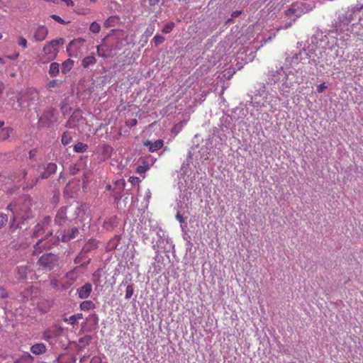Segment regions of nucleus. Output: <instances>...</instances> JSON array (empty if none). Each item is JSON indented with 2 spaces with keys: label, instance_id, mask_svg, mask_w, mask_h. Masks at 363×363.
Listing matches in <instances>:
<instances>
[{
  "label": "nucleus",
  "instance_id": "nucleus-1",
  "mask_svg": "<svg viewBox=\"0 0 363 363\" xmlns=\"http://www.w3.org/2000/svg\"><path fill=\"white\" fill-rule=\"evenodd\" d=\"M57 170V164L52 162L48 163L46 167L38 165L31 169V174L27 177V172H23L25 184L23 188L30 189L33 188L40 179H45L55 174Z\"/></svg>",
  "mask_w": 363,
  "mask_h": 363
},
{
  "label": "nucleus",
  "instance_id": "nucleus-2",
  "mask_svg": "<svg viewBox=\"0 0 363 363\" xmlns=\"http://www.w3.org/2000/svg\"><path fill=\"white\" fill-rule=\"evenodd\" d=\"M32 201L29 196L19 198L11 202L7 207L13 215V220H26L31 216Z\"/></svg>",
  "mask_w": 363,
  "mask_h": 363
},
{
  "label": "nucleus",
  "instance_id": "nucleus-3",
  "mask_svg": "<svg viewBox=\"0 0 363 363\" xmlns=\"http://www.w3.org/2000/svg\"><path fill=\"white\" fill-rule=\"evenodd\" d=\"M64 43L63 38H58L47 43L43 49V55L40 57V62L43 64L55 60L59 52V45Z\"/></svg>",
  "mask_w": 363,
  "mask_h": 363
},
{
  "label": "nucleus",
  "instance_id": "nucleus-4",
  "mask_svg": "<svg viewBox=\"0 0 363 363\" xmlns=\"http://www.w3.org/2000/svg\"><path fill=\"white\" fill-rule=\"evenodd\" d=\"M85 40L77 38L72 40L67 46V52L71 57H79L84 52Z\"/></svg>",
  "mask_w": 363,
  "mask_h": 363
},
{
  "label": "nucleus",
  "instance_id": "nucleus-5",
  "mask_svg": "<svg viewBox=\"0 0 363 363\" xmlns=\"http://www.w3.org/2000/svg\"><path fill=\"white\" fill-rule=\"evenodd\" d=\"M58 260L57 255L52 253H47L40 257L38 264L42 269L50 271L58 265Z\"/></svg>",
  "mask_w": 363,
  "mask_h": 363
},
{
  "label": "nucleus",
  "instance_id": "nucleus-6",
  "mask_svg": "<svg viewBox=\"0 0 363 363\" xmlns=\"http://www.w3.org/2000/svg\"><path fill=\"white\" fill-rule=\"evenodd\" d=\"M50 222H51L50 217H49V216L45 217L43 219V220L42 221V223H38L35 226V228L33 230L32 237L38 238L40 236H42L45 233H46V235H45L46 239L45 240H48V237L52 236V231H50L48 229Z\"/></svg>",
  "mask_w": 363,
  "mask_h": 363
},
{
  "label": "nucleus",
  "instance_id": "nucleus-7",
  "mask_svg": "<svg viewBox=\"0 0 363 363\" xmlns=\"http://www.w3.org/2000/svg\"><path fill=\"white\" fill-rule=\"evenodd\" d=\"M76 217L74 208L72 206L61 208L55 216V221L58 225H62L67 220H72Z\"/></svg>",
  "mask_w": 363,
  "mask_h": 363
},
{
  "label": "nucleus",
  "instance_id": "nucleus-8",
  "mask_svg": "<svg viewBox=\"0 0 363 363\" xmlns=\"http://www.w3.org/2000/svg\"><path fill=\"white\" fill-rule=\"evenodd\" d=\"M58 235L57 238L55 240H50V244L55 245L57 244L60 241L62 242H67L71 239L75 238L77 235L79 233V230L77 228H72L69 230L67 233L65 232H57Z\"/></svg>",
  "mask_w": 363,
  "mask_h": 363
},
{
  "label": "nucleus",
  "instance_id": "nucleus-9",
  "mask_svg": "<svg viewBox=\"0 0 363 363\" xmlns=\"http://www.w3.org/2000/svg\"><path fill=\"white\" fill-rule=\"evenodd\" d=\"M48 29L45 26H39L34 31L33 38L36 41H43L48 36Z\"/></svg>",
  "mask_w": 363,
  "mask_h": 363
},
{
  "label": "nucleus",
  "instance_id": "nucleus-10",
  "mask_svg": "<svg viewBox=\"0 0 363 363\" xmlns=\"http://www.w3.org/2000/svg\"><path fill=\"white\" fill-rule=\"evenodd\" d=\"M92 291V286L89 283H86L84 285L77 289L79 297L82 299L87 298Z\"/></svg>",
  "mask_w": 363,
  "mask_h": 363
},
{
  "label": "nucleus",
  "instance_id": "nucleus-11",
  "mask_svg": "<svg viewBox=\"0 0 363 363\" xmlns=\"http://www.w3.org/2000/svg\"><path fill=\"white\" fill-rule=\"evenodd\" d=\"M144 146L149 147V151L154 152L158 150H160L164 145V141L162 140H157L154 143L150 140H146L143 143Z\"/></svg>",
  "mask_w": 363,
  "mask_h": 363
},
{
  "label": "nucleus",
  "instance_id": "nucleus-12",
  "mask_svg": "<svg viewBox=\"0 0 363 363\" xmlns=\"http://www.w3.org/2000/svg\"><path fill=\"white\" fill-rule=\"evenodd\" d=\"M30 351L36 355L43 354L46 352V347L43 343H36L31 346Z\"/></svg>",
  "mask_w": 363,
  "mask_h": 363
},
{
  "label": "nucleus",
  "instance_id": "nucleus-13",
  "mask_svg": "<svg viewBox=\"0 0 363 363\" xmlns=\"http://www.w3.org/2000/svg\"><path fill=\"white\" fill-rule=\"evenodd\" d=\"M44 240L40 239L34 246L33 255H38L42 252V248L50 247V243L47 242L44 243Z\"/></svg>",
  "mask_w": 363,
  "mask_h": 363
},
{
  "label": "nucleus",
  "instance_id": "nucleus-14",
  "mask_svg": "<svg viewBox=\"0 0 363 363\" xmlns=\"http://www.w3.org/2000/svg\"><path fill=\"white\" fill-rule=\"evenodd\" d=\"M96 62V60L94 55L85 57L82 61V65L84 68H88L90 65H94Z\"/></svg>",
  "mask_w": 363,
  "mask_h": 363
},
{
  "label": "nucleus",
  "instance_id": "nucleus-15",
  "mask_svg": "<svg viewBox=\"0 0 363 363\" xmlns=\"http://www.w3.org/2000/svg\"><path fill=\"white\" fill-rule=\"evenodd\" d=\"M28 270L26 266H20L17 268V276L19 279H26Z\"/></svg>",
  "mask_w": 363,
  "mask_h": 363
},
{
  "label": "nucleus",
  "instance_id": "nucleus-16",
  "mask_svg": "<svg viewBox=\"0 0 363 363\" xmlns=\"http://www.w3.org/2000/svg\"><path fill=\"white\" fill-rule=\"evenodd\" d=\"M73 66L74 61L70 59H67L62 64V72L63 74H67L72 69Z\"/></svg>",
  "mask_w": 363,
  "mask_h": 363
},
{
  "label": "nucleus",
  "instance_id": "nucleus-17",
  "mask_svg": "<svg viewBox=\"0 0 363 363\" xmlns=\"http://www.w3.org/2000/svg\"><path fill=\"white\" fill-rule=\"evenodd\" d=\"M80 309L84 311H89L96 308L95 303L91 301H84L81 303Z\"/></svg>",
  "mask_w": 363,
  "mask_h": 363
},
{
  "label": "nucleus",
  "instance_id": "nucleus-18",
  "mask_svg": "<svg viewBox=\"0 0 363 363\" xmlns=\"http://www.w3.org/2000/svg\"><path fill=\"white\" fill-rule=\"evenodd\" d=\"M60 73V65L57 62H52L50 65L49 74L50 77H54Z\"/></svg>",
  "mask_w": 363,
  "mask_h": 363
},
{
  "label": "nucleus",
  "instance_id": "nucleus-19",
  "mask_svg": "<svg viewBox=\"0 0 363 363\" xmlns=\"http://www.w3.org/2000/svg\"><path fill=\"white\" fill-rule=\"evenodd\" d=\"M13 129L11 127H6L4 128H2L0 132V140H7L11 134L13 133Z\"/></svg>",
  "mask_w": 363,
  "mask_h": 363
},
{
  "label": "nucleus",
  "instance_id": "nucleus-20",
  "mask_svg": "<svg viewBox=\"0 0 363 363\" xmlns=\"http://www.w3.org/2000/svg\"><path fill=\"white\" fill-rule=\"evenodd\" d=\"M87 149H88V145L86 144L81 143V142H78L74 146V150L76 152H79V153H83V152H86L87 150Z\"/></svg>",
  "mask_w": 363,
  "mask_h": 363
},
{
  "label": "nucleus",
  "instance_id": "nucleus-21",
  "mask_svg": "<svg viewBox=\"0 0 363 363\" xmlns=\"http://www.w3.org/2000/svg\"><path fill=\"white\" fill-rule=\"evenodd\" d=\"M19 359L21 363H33L34 358L28 352H25L19 357Z\"/></svg>",
  "mask_w": 363,
  "mask_h": 363
},
{
  "label": "nucleus",
  "instance_id": "nucleus-22",
  "mask_svg": "<svg viewBox=\"0 0 363 363\" xmlns=\"http://www.w3.org/2000/svg\"><path fill=\"white\" fill-rule=\"evenodd\" d=\"M49 115L52 116V111L45 112L40 117V123L42 126H49L50 123H51L52 122V121L50 122H48V123L44 121L45 118H48Z\"/></svg>",
  "mask_w": 363,
  "mask_h": 363
},
{
  "label": "nucleus",
  "instance_id": "nucleus-23",
  "mask_svg": "<svg viewBox=\"0 0 363 363\" xmlns=\"http://www.w3.org/2000/svg\"><path fill=\"white\" fill-rule=\"evenodd\" d=\"M72 138L71 134L68 132H65L62 136L61 141L64 145H67L72 142Z\"/></svg>",
  "mask_w": 363,
  "mask_h": 363
},
{
  "label": "nucleus",
  "instance_id": "nucleus-24",
  "mask_svg": "<svg viewBox=\"0 0 363 363\" xmlns=\"http://www.w3.org/2000/svg\"><path fill=\"white\" fill-rule=\"evenodd\" d=\"M175 26V23L172 21L167 23L164 26L162 29V32L164 34L169 33Z\"/></svg>",
  "mask_w": 363,
  "mask_h": 363
},
{
  "label": "nucleus",
  "instance_id": "nucleus-25",
  "mask_svg": "<svg viewBox=\"0 0 363 363\" xmlns=\"http://www.w3.org/2000/svg\"><path fill=\"white\" fill-rule=\"evenodd\" d=\"M149 168H150L149 164L146 162H144L143 165H139L137 167L136 172L138 174H141L146 172L149 169Z\"/></svg>",
  "mask_w": 363,
  "mask_h": 363
},
{
  "label": "nucleus",
  "instance_id": "nucleus-26",
  "mask_svg": "<svg viewBox=\"0 0 363 363\" xmlns=\"http://www.w3.org/2000/svg\"><path fill=\"white\" fill-rule=\"evenodd\" d=\"M165 40V38L161 35H156L152 39V42L155 43V46H158L162 44Z\"/></svg>",
  "mask_w": 363,
  "mask_h": 363
},
{
  "label": "nucleus",
  "instance_id": "nucleus-27",
  "mask_svg": "<svg viewBox=\"0 0 363 363\" xmlns=\"http://www.w3.org/2000/svg\"><path fill=\"white\" fill-rule=\"evenodd\" d=\"M133 292H134V291H133V285L132 284L128 285L126 287V290H125V298L126 299H130L132 297Z\"/></svg>",
  "mask_w": 363,
  "mask_h": 363
},
{
  "label": "nucleus",
  "instance_id": "nucleus-28",
  "mask_svg": "<svg viewBox=\"0 0 363 363\" xmlns=\"http://www.w3.org/2000/svg\"><path fill=\"white\" fill-rule=\"evenodd\" d=\"M28 94L32 96L31 100H38L39 99V92L35 89L28 90Z\"/></svg>",
  "mask_w": 363,
  "mask_h": 363
},
{
  "label": "nucleus",
  "instance_id": "nucleus-29",
  "mask_svg": "<svg viewBox=\"0 0 363 363\" xmlns=\"http://www.w3.org/2000/svg\"><path fill=\"white\" fill-rule=\"evenodd\" d=\"M91 340V337L90 335H85L83 337H81L79 340V344H81L83 346H86L89 344V342Z\"/></svg>",
  "mask_w": 363,
  "mask_h": 363
},
{
  "label": "nucleus",
  "instance_id": "nucleus-30",
  "mask_svg": "<svg viewBox=\"0 0 363 363\" xmlns=\"http://www.w3.org/2000/svg\"><path fill=\"white\" fill-rule=\"evenodd\" d=\"M89 30L94 33H98L101 30V26L99 23L93 22L90 25Z\"/></svg>",
  "mask_w": 363,
  "mask_h": 363
},
{
  "label": "nucleus",
  "instance_id": "nucleus-31",
  "mask_svg": "<svg viewBox=\"0 0 363 363\" xmlns=\"http://www.w3.org/2000/svg\"><path fill=\"white\" fill-rule=\"evenodd\" d=\"M18 44L19 46H21L23 48H27V47H28L27 40L23 36H18Z\"/></svg>",
  "mask_w": 363,
  "mask_h": 363
},
{
  "label": "nucleus",
  "instance_id": "nucleus-32",
  "mask_svg": "<svg viewBox=\"0 0 363 363\" xmlns=\"http://www.w3.org/2000/svg\"><path fill=\"white\" fill-rule=\"evenodd\" d=\"M7 215L0 213V228H1L7 223Z\"/></svg>",
  "mask_w": 363,
  "mask_h": 363
},
{
  "label": "nucleus",
  "instance_id": "nucleus-33",
  "mask_svg": "<svg viewBox=\"0 0 363 363\" xmlns=\"http://www.w3.org/2000/svg\"><path fill=\"white\" fill-rule=\"evenodd\" d=\"M50 17L55 20V21H57V23H60V24H66V23H68V22H66L65 21H64L60 16H59L58 15H56V14H52L50 16Z\"/></svg>",
  "mask_w": 363,
  "mask_h": 363
},
{
  "label": "nucleus",
  "instance_id": "nucleus-34",
  "mask_svg": "<svg viewBox=\"0 0 363 363\" xmlns=\"http://www.w3.org/2000/svg\"><path fill=\"white\" fill-rule=\"evenodd\" d=\"M74 118H75V114L74 113L71 117L69 119V121H67V126L72 128H74V125H75V123H74Z\"/></svg>",
  "mask_w": 363,
  "mask_h": 363
},
{
  "label": "nucleus",
  "instance_id": "nucleus-35",
  "mask_svg": "<svg viewBox=\"0 0 363 363\" xmlns=\"http://www.w3.org/2000/svg\"><path fill=\"white\" fill-rule=\"evenodd\" d=\"M66 277L67 278L69 279L72 281V282H74L77 279V277L75 276L74 271H70L67 272Z\"/></svg>",
  "mask_w": 363,
  "mask_h": 363
},
{
  "label": "nucleus",
  "instance_id": "nucleus-36",
  "mask_svg": "<svg viewBox=\"0 0 363 363\" xmlns=\"http://www.w3.org/2000/svg\"><path fill=\"white\" fill-rule=\"evenodd\" d=\"M0 297L1 298H6L9 297L8 292L6 291V289L2 286L0 287Z\"/></svg>",
  "mask_w": 363,
  "mask_h": 363
},
{
  "label": "nucleus",
  "instance_id": "nucleus-37",
  "mask_svg": "<svg viewBox=\"0 0 363 363\" xmlns=\"http://www.w3.org/2000/svg\"><path fill=\"white\" fill-rule=\"evenodd\" d=\"M52 335L49 330H46L43 333L42 338L46 341H49L52 338Z\"/></svg>",
  "mask_w": 363,
  "mask_h": 363
},
{
  "label": "nucleus",
  "instance_id": "nucleus-38",
  "mask_svg": "<svg viewBox=\"0 0 363 363\" xmlns=\"http://www.w3.org/2000/svg\"><path fill=\"white\" fill-rule=\"evenodd\" d=\"M57 84H58L57 80L53 79V80L50 81L48 83L47 86L48 89H52V88L55 87Z\"/></svg>",
  "mask_w": 363,
  "mask_h": 363
},
{
  "label": "nucleus",
  "instance_id": "nucleus-39",
  "mask_svg": "<svg viewBox=\"0 0 363 363\" xmlns=\"http://www.w3.org/2000/svg\"><path fill=\"white\" fill-rule=\"evenodd\" d=\"M50 285L54 289H57L59 286V281L56 278L51 279Z\"/></svg>",
  "mask_w": 363,
  "mask_h": 363
},
{
  "label": "nucleus",
  "instance_id": "nucleus-40",
  "mask_svg": "<svg viewBox=\"0 0 363 363\" xmlns=\"http://www.w3.org/2000/svg\"><path fill=\"white\" fill-rule=\"evenodd\" d=\"M325 89H327V86H325V83H323L318 86L317 91L318 93H322Z\"/></svg>",
  "mask_w": 363,
  "mask_h": 363
},
{
  "label": "nucleus",
  "instance_id": "nucleus-41",
  "mask_svg": "<svg viewBox=\"0 0 363 363\" xmlns=\"http://www.w3.org/2000/svg\"><path fill=\"white\" fill-rule=\"evenodd\" d=\"M129 182L133 184V185H136L137 184H138L139 182V179L136 177H130L129 178Z\"/></svg>",
  "mask_w": 363,
  "mask_h": 363
},
{
  "label": "nucleus",
  "instance_id": "nucleus-42",
  "mask_svg": "<svg viewBox=\"0 0 363 363\" xmlns=\"http://www.w3.org/2000/svg\"><path fill=\"white\" fill-rule=\"evenodd\" d=\"M138 123V121L135 118L131 119L129 121L127 122V125L129 126H135Z\"/></svg>",
  "mask_w": 363,
  "mask_h": 363
},
{
  "label": "nucleus",
  "instance_id": "nucleus-43",
  "mask_svg": "<svg viewBox=\"0 0 363 363\" xmlns=\"http://www.w3.org/2000/svg\"><path fill=\"white\" fill-rule=\"evenodd\" d=\"M154 30H155L154 26L150 25V26L147 28L145 33L147 34H150L151 35V34L153 33Z\"/></svg>",
  "mask_w": 363,
  "mask_h": 363
},
{
  "label": "nucleus",
  "instance_id": "nucleus-44",
  "mask_svg": "<svg viewBox=\"0 0 363 363\" xmlns=\"http://www.w3.org/2000/svg\"><path fill=\"white\" fill-rule=\"evenodd\" d=\"M82 317H83V316H82V313H77V314H76V315H72V316L70 318V319H71V320H77V319H81V318H82Z\"/></svg>",
  "mask_w": 363,
  "mask_h": 363
},
{
  "label": "nucleus",
  "instance_id": "nucleus-45",
  "mask_svg": "<svg viewBox=\"0 0 363 363\" xmlns=\"http://www.w3.org/2000/svg\"><path fill=\"white\" fill-rule=\"evenodd\" d=\"M91 363H101L100 358L94 357L91 360Z\"/></svg>",
  "mask_w": 363,
  "mask_h": 363
},
{
  "label": "nucleus",
  "instance_id": "nucleus-46",
  "mask_svg": "<svg viewBox=\"0 0 363 363\" xmlns=\"http://www.w3.org/2000/svg\"><path fill=\"white\" fill-rule=\"evenodd\" d=\"M241 14V11H233V13H232V17L233 18H237Z\"/></svg>",
  "mask_w": 363,
  "mask_h": 363
},
{
  "label": "nucleus",
  "instance_id": "nucleus-47",
  "mask_svg": "<svg viewBox=\"0 0 363 363\" xmlns=\"http://www.w3.org/2000/svg\"><path fill=\"white\" fill-rule=\"evenodd\" d=\"M176 218L180 222V223H183L184 222V218L183 216L180 214V213H177L176 215Z\"/></svg>",
  "mask_w": 363,
  "mask_h": 363
},
{
  "label": "nucleus",
  "instance_id": "nucleus-48",
  "mask_svg": "<svg viewBox=\"0 0 363 363\" xmlns=\"http://www.w3.org/2000/svg\"><path fill=\"white\" fill-rule=\"evenodd\" d=\"M276 35L274 34L272 36H269L268 38L265 39L264 40V43H267L268 42H270L271 40H272L274 38H275Z\"/></svg>",
  "mask_w": 363,
  "mask_h": 363
},
{
  "label": "nucleus",
  "instance_id": "nucleus-49",
  "mask_svg": "<svg viewBox=\"0 0 363 363\" xmlns=\"http://www.w3.org/2000/svg\"><path fill=\"white\" fill-rule=\"evenodd\" d=\"M286 15L293 14L295 13V10L294 9H289L286 11Z\"/></svg>",
  "mask_w": 363,
  "mask_h": 363
},
{
  "label": "nucleus",
  "instance_id": "nucleus-50",
  "mask_svg": "<svg viewBox=\"0 0 363 363\" xmlns=\"http://www.w3.org/2000/svg\"><path fill=\"white\" fill-rule=\"evenodd\" d=\"M93 245L94 247H96V241H95V240H92L91 242H89V243H87V244L86 245L85 247H86H86H88V245Z\"/></svg>",
  "mask_w": 363,
  "mask_h": 363
},
{
  "label": "nucleus",
  "instance_id": "nucleus-51",
  "mask_svg": "<svg viewBox=\"0 0 363 363\" xmlns=\"http://www.w3.org/2000/svg\"><path fill=\"white\" fill-rule=\"evenodd\" d=\"M96 48H97L98 55H101V52H101V46H97ZM101 56L105 57L104 55H101Z\"/></svg>",
  "mask_w": 363,
  "mask_h": 363
},
{
  "label": "nucleus",
  "instance_id": "nucleus-52",
  "mask_svg": "<svg viewBox=\"0 0 363 363\" xmlns=\"http://www.w3.org/2000/svg\"><path fill=\"white\" fill-rule=\"evenodd\" d=\"M150 4L153 5V4H155V2H158L159 0H150Z\"/></svg>",
  "mask_w": 363,
  "mask_h": 363
},
{
  "label": "nucleus",
  "instance_id": "nucleus-53",
  "mask_svg": "<svg viewBox=\"0 0 363 363\" xmlns=\"http://www.w3.org/2000/svg\"><path fill=\"white\" fill-rule=\"evenodd\" d=\"M29 156H30V157H33L34 156V153H33V151H32V150H30V151L29 152Z\"/></svg>",
  "mask_w": 363,
  "mask_h": 363
},
{
  "label": "nucleus",
  "instance_id": "nucleus-54",
  "mask_svg": "<svg viewBox=\"0 0 363 363\" xmlns=\"http://www.w3.org/2000/svg\"><path fill=\"white\" fill-rule=\"evenodd\" d=\"M4 125V121H0V128H2Z\"/></svg>",
  "mask_w": 363,
  "mask_h": 363
},
{
  "label": "nucleus",
  "instance_id": "nucleus-55",
  "mask_svg": "<svg viewBox=\"0 0 363 363\" xmlns=\"http://www.w3.org/2000/svg\"><path fill=\"white\" fill-rule=\"evenodd\" d=\"M0 63H1V64H4L5 63L4 60L2 58H1V57H0Z\"/></svg>",
  "mask_w": 363,
  "mask_h": 363
},
{
  "label": "nucleus",
  "instance_id": "nucleus-56",
  "mask_svg": "<svg viewBox=\"0 0 363 363\" xmlns=\"http://www.w3.org/2000/svg\"><path fill=\"white\" fill-rule=\"evenodd\" d=\"M13 363H21L19 358L15 360Z\"/></svg>",
  "mask_w": 363,
  "mask_h": 363
},
{
  "label": "nucleus",
  "instance_id": "nucleus-57",
  "mask_svg": "<svg viewBox=\"0 0 363 363\" xmlns=\"http://www.w3.org/2000/svg\"><path fill=\"white\" fill-rule=\"evenodd\" d=\"M94 284H96V285H98V284H99L98 280H94Z\"/></svg>",
  "mask_w": 363,
  "mask_h": 363
},
{
  "label": "nucleus",
  "instance_id": "nucleus-58",
  "mask_svg": "<svg viewBox=\"0 0 363 363\" xmlns=\"http://www.w3.org/2000/svg\"><path fill=\"white\" fill-rule=\"evenodd\" d=\"M3 38L2 33L0 32V40Z\"/></svg>",
  "mask_w": 363,
  "mask_h": 363
},
{
  "label": "nucleus",
  "instance_id": "nucleus-59",
  "mask_svg": "<svg viewBox=\"0 0 363 363\" xmlns=\"http://www.w3.org/2000/svg\"><path fill=\"white\" fill-rule=\"evenodd\" d=\"M11 77H14L16 76V74L13 73V74H11Z\"/></svg>",
  "mask_w": 363,
  "mask_h": 363
},
{
  "label": "nucleus",
  "instance_id": "nucleus-60",
  "mask_svg": "<svg viewBox=\"0 0 363 363\" xmlns=\"http://www.w3.org/2000/svg\"><path fill=\"white\" fill-rule=\"evenodd\" d=\"M74 262H75V263H78L77 259H74Z\"/></svg>",
  "mask_w": 363,
  "mask_h": 363
},
{
  "label": "nucleus",
  "instance_id": "nucleus-61",
  "mask_svg": "<svg viewBox=\"0 0 363 363\" xmlns=\"http://www.w3.org/2000/svg\"><path fill=\"white\" fill-rule=\"evenodd\" d=\"M96 274H96V272H95V273L93 274V276H94V277H95V276H96Z\"/></svg>",
  "mask_w": 363,
  "mask_h": 363
}]
</instances>
